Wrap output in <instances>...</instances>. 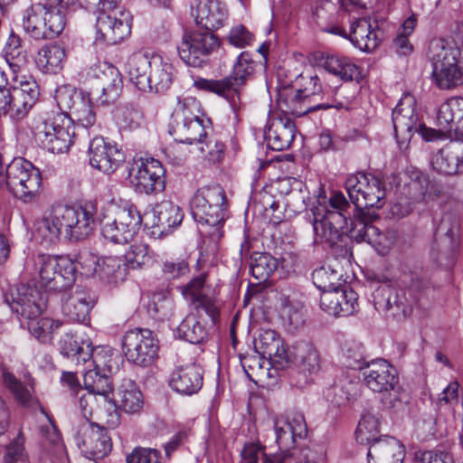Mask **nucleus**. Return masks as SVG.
<instances>
[{
	"instance_id": "1",
	"label": "nucleus",
	"mask_w": 463,
	"mask_h": 463,
	"mask_svg": "<svg viewBox=\"0 0 463 463\" xmlns=\"http://www.w3.org/2000/svg\"><path fill=\"white\" fill-rule=\"evenodd\" d=\"M95 213L91 204H58L45 212L34 225V234L43 243H56L61 237L69 241L87 239L94 230Z\"/></svg>"
},
{
	"instance_id": "2",
	"label": "nucleus",
	"mask_w": 463,
	"mask_h": 463,
	"mask_svg": "<svg viewBox=\"0 0 463 463\" xmlns=\"http://www.w3.org/2000/svg\"><path fill=\"white\" fill-rule=\"evenodd\" d=\"M224 190L218 184L199 188L191 201V213L199 224L198 230L211 251L217 250V244L222 237V226L224 222Z\"/></svg>"
},
{
	"instance_id": "3",
	"label": "nucleus",
	"mask_w": 463,
	"mask_h": 463,
	"mask_svg": "<svg viewBox=\"0 0 463 463\" xmlns=\"http://www.w3.org/2000/svg\"><path fill=\"white\" fill-rule=\"evenodd\" d=\"M5 301L14 312L27 319L28 330L42 343L50 341L54 330L61 326L59 321L40 317L46 307V299L36 288L17 285L10 289Z\"/></svg>"
},
{
	"instance_id": "4",
	"label": "nucleus",
	"mask_w": 463,
	"mask_h": 463,
	"mask_svg": "<svg viewBox=\"0 0 463 463\" xmlns=\"http://www.w3.org/2000/svg\"><path fill=\"white\" fill-rule=\"evenodd\" d=\"M350 203L342 193H334L329 199L322 197L314 206V241L330 248L342 241L350 218Z\"/></svg>"
},
{
	"instance_id": "5",
	"label": "nucleus",
	"mask_w": 463,
	"mask_h": 463,
	"mask_svg": "<svg viewBox=\"0 0 463 463\" xmlns=\"http://www.w3.org/2000/svg\"><path fill=\"white\" fill-rule=\"evenodd\" d=\"M78 265L68 257L39 253L26 261L25 268L33 276H38L41 286L61 291L74 283Z\"/></svg>"
},
{
	"instance_id": "6",
	"label": "nucleus",
	"mask_w": 463,
	"mask_h": 463,
	"mask_svg": "<svg viewBox=\"0 0 463 463\" xmlns=\"http://www.w3.org/2000/svg\"><path fill=\"white\" fill-rule=\"evenodd\" d=\"M459 56V48L445 40L438 39L430 43L432 77L439 89L450 90L463 84V70L458 67Z\"/></svg>"
},
{
	"instance_id": "7",
	"label": "nucleus",
	"mask_w": 463,
	"mask_h": 463,
	"mask_svg": "<svg viewBox=\"0 0 463 463\" xmlns=\"http://www.w3.org/2000/svg\"><path fill=\"white\" fill-rule=\"evenodd\" d=\"M34 135L51 153H66L75 137L72 119L64 113L52 112L36 126Z\"/></svg>"
},
{
	"instance_id": "8",
	"label": "nucleus",
	"mask_w": 463,
	"mask_h": 463,
	"mask_svg": "<svg viewBox=\"0 0 463 463\" xmlns=\"http://www.w3.org/2000/svg\"><path fill=\"white\" fill-rule=\"evenodd\" d=\"M141 222L142 217L136 206L114 205L101 222V232L106 240L123 244L134 238Z\"/></svg>"
},
{
	"instance_id": "9",
	"label": "nucleus",
	"mask_w": 463,
	"mask_h": 463,
	"mask_svg": "<svg viewBox=\"0 0 463 463\" xmlns=\"http://www.w3.org/2000/svg\"><path fill=\"white\" fill-rule=\"evenodd\" d=\"M6 186L24 203L35 199L42 189L40 170L24 158H14L6 167Z\"/></svg>"
},
{
	"instance_id": "10",
	"label": "nucleus",
	"mask_w": 463,
	"mask_h": 463,
	"mask_svg": "<svg viewBox=\"0 0 463 463\" xmlns=\"http://www.w3.org/2000/svg\"><path fill=\"white\" fill-rule=\"evenodd\" d=\"M345 189L355 210L381 208L384 204L383 181L372 174L357 173L345 181Z\"/></svg>"
},
{
	"instance_id": "11",
	"label": "nucleus",
	"mask_w": 463,
	"mask_h": 463,
	"mask_svg": "<svg viewBox=\"0 0 463 463\" xmlns=\"http://www.w3.org/2000/svg\"><path fill=\"white\" fill-rule=\"evenodd\" d=\"M254 71V61L249 52H242L237 58L230 76L220 80L198 79L194 85L202 90L215 93L225 99L239 92V88L251 77Z\"/></svg>"
},
{
	"instance_id": "12",
	"label": "nucleus",
	"mask_w": 463,
	"mask_h": 463,
	"mask_svg": "<svg viewBox=\"0 0 463 463\" xmlns=\"http://www.w3.org/2000/svg\"><path fill=\"white\" fill-rule=\"evenodd\" d=\"M361 355L346 357L345 365L354 370L363 372L365 385L374 392H387L398 383L396 369L384 359L372 361L365 365Z\"/></svg>"
},
{
	"instance_id": "13",
	"label": "nucleus",
	"mask_w": 463,
	"mask_h": 463,
	"mask_svg": "<svg viewBox=\"0 0 463 463\" xmlns=\"http://www.w3.org/2000/svg\"><path fill=\"white\" fill-rule=\"evenodd\" d=\"M165 170L160 161L153 157L134 160L128 169V180L138 193L151 194L164 191Z\"/></svg>"
},
{
	"instance_id": "14",
	"label": "nucleus",
	"mask_w": 463,
	"mask_h": 463,
	"mask_svg": "<svg viewBox=\"0 0 463 463\" xmlns=\"http://www.w3.org/2000/svg\"><path fill=\"white\" fill-rule=\"evenodd\" d=\"M127 360L140 367L150 366L157 358L158 340L149 329L128 331L122 341Z\"/></svg>"
},
{
	"instance_id": "15",
	"label": "nucleus",
	"mask_w": 463,
	"mask_h": 463,
	"mask_svg": "<svg viewBox=\"0 0 463 463\" xmlns=\"http://www.w3.org/2000/svg\"><path fill=\"white\" fill-rule=\"evenodd\" d=\"M220 46L219 39L211 32H186L177 50L181 60L193 67L208 62L210 55Z\"/></svg>"
},
{
	"instance_id": "16",
	"label": "nucleus",
	"mask_w": 463,
	"mask_h": 463,
	"mask_svg": "<svg viewBox=\"0 0 463 463\" xmlns=\"http://www.w3.org/2000/svg\"><path fill=\"white\" fill-rule=\"evenodd\" d=\"M437 262L445 268L454 265L460 246V222L456 213H445L437 228Z\"/></svg>"
},
{
	"instance_id": "17",
	"label": "nucleus",
	"mask_w": 463,
	"mask_h": 463,
	"mask_svg": "<svg viewBox=\"0 0 463 463\" xmlns=\"http://www.w3.org/2000/svg\"><path fill=\"white\" fill-rule=\"evenodd\" d=\"M414 99L410 95H405L392 110V123L396 137L411 139L413 132L420 131L423 138L432 141L437 137V131L428 129L418 123L415 113Z\"/></svg>"
},
{
	"instance_id": "18",
	"label": "nucleus",
	"mask_w": 463,
	"mask_h": 463,
	"mask_svg": "<svg viewBox=\"0 0 463 463\" xmlns=\"http://www.w3.org/2000/svg\"><path fill=\"white\" fill-rule=\"evenodd\" d=\"M75 439L80 450L88 458H103L112 449L111 438L107 430L89 420L80 424Z\"/></svg>"
},
{
	"instance_id": "19",
	"label": "nucleus",
	"mask_w": 463,
	"mask_h": 463,
	"mask_svg": "<svg viewBox=\"0 0 463 463\" xmlns=\"http://www.w3.org/2000/svg\"><path fill=\"white\" fill-rule=\"evenodd\" d=\"M96 42L117 44L129 36L131 33V16L128 12L115 14L101 12L96 21Z\"/></svg>"
},
{
	"instance_id": "20",
	"label": "nucleus",
	"mask_w": 463,
	"mask_h": 463,
	"mask_svg": "<svg viewBox=\"0 0 463 463\" xmlns=\"http://www.w3.org/2000/svg\"><path fill=\"white\" fill-rule=\"evenodd\" d=\"M58 104L70 111L72 121L76 120L83 128H90L96 123L90 94L83 90H66L58 95Z\"/></svg>"
},
{
	"instance_id": "21",
	"label": "nucleus",
	"mask_w": 463,
	"mask_h": 463,
	"mask_svg": "<svg viewBox=\"0 0 463 463\" xmlns=\"http://www.w3.org/2000/svg\"><path fill=\"white\" fill-rule=\"evenodd\" d=\"M90 165L99 171L110 175L124 161V153L113 144L101 137H94L89 146Z\"/></svg>"
},
{
	"instance_id": "22",
	"label": "nucleus",
	"mask_w": 463,
	"mask_h": 463,
	"mask_svg": "<svg viewBox=\"0 0 463 463\" xmlns=\"http://www.w3.org/2000/svg\"><path fill=\"white\" fill-rule=\"evenodd\" d=\"M374 307L379 312L390 313L396 318L409 316L412 309V300H409L404 293L389 284L380 285L373 293Z\"/></svg>"
},
{
	"instance_id": "23",
	"label": "nucleus",
	"mask_w": 463,
	"mask_h": 463,
	"mask_svg": "<svg viewBox=\"0 0 463 463\" xmlns=\"http://www.w3.org/2000/svg\"><path fill=\"white\" fill-rule=\"evenodd\" d=\"M439 131L463 141V98H451L443 102L437 112Z\"/></svg>"
},
{
	"instance_id": "24",
	"label": "nucleus",
	"mask_w": 463,
	"mask_h": 463,
	"mask_svg": "<svg viewBox=\"0 0 463 463\" xmlns=\"http://www.w3.org/2000/svg\"><path fill=\"white\" fill-rule=\"evenodd\" d=\"M307 80V84L298 90L290 99L288 109L292 115L302 117L318 109H326L333 107L338 109L340 107L326 103L313 105L316 97L319 96L322 92V86L317 76H309Z\"/></svg>"
},
{
	"instance_id": "25",
	"label": "nucleus",
	"mask_w": 463,
	"mask_h": 463,
	"mask_svg": "<svg viewBox=\"0 0 463 463\" xmlns=\"http://www.w3.org/2000/svg\"><path fill=\"white\" fill-rule=\"evenodd\" d=\"M95 303L96 298L90 291L77 286L74 289L63 293L61 311L71 321L86 323Z\"/></svg>"
},
{
	"instance_id": "26",
	"label": "nucleus",
	"mask_w": 463,
	"mask_h": 463,
	"mask_svg": "<svg viewBox=\"0 0 463 463\" xmlns=\"http://www.w3.org/2000/svg\"><path fill=\"white\" fill-rule=\"evenodd\" d=\"M79 264L81 267L80 273L85 276L98 274L101 279H106L110 283L122 281L127 275L126 263L118 257H105L99 262L95 257L88 256L82 259V261H80Z\"/></svg>"
},
{
	"instance_id": "27",
	"label": "nucleus",
	"mask_w": 463,
	"mask_h": 463,
	"mask_svg": "<svg viewBox=\"0 0 463 463\" xmlns=\"http://www.w3.org/2000/svg\"><path fill=\"white\" fill-rule=\"evenodd\" d=\"M294 364L298 368L297 375L292 376V382L303 388L310 382V376L320 370V356L317 350L308 343H302L297 347Z\"/></svg>"
},
{
	"instance_id": "28",
	"label": "nucleus",
	"mask_w": 463,
	"mask_h": 463,
	"mask_svg": "<svg viewBox=\"0 0 463 463\" xmlns=\"http://www.w3.org/2000/svg\"><path fill=\"white\" fill-rule=\"evenodd\" d=\"M203 372L194 363L177 366L171 373L169 385L176 392L183 395L197 393L203 381Z\"/></svg>"
},
{
	"instance_id": "29",
	"label": "nucleus",
	"mask_w": 463,
	"mask_h": 463,
	"mask_svg": "<svg viewBox=\"0 0 463 463\" xmlns=\"http://www.w3.org/2000/svg\"><path fill=\"white\" fill-rule=\"evenodd\" d=\"M405 457L403 444L392 436H383L368 448V463H402Z\"/></svg>"
},
{
	"instance_id": "30",
	"label": "nucleus",
	"mask_w": 463,
	"mask_h": 463,
	"mask_svg": "<svg viewBox=\"0 0 463 463\" xmlns=\"http://www.w3.org/2000/svg\"><path fill=\"white\" fill-rule=\"evenodd\" d=\"M193 15L197 25L211 32L223 25L227 10L219 0H199Z\"/></svg>"
},
{
	"instance_id": "31",
	"label": "nucleus",
	"mask_w": 463,
	"mask_h": 463,
	"mask_svg": "<svg viewBox=\"0 0 463 463\" xmlns=\"http://www.w3.org/2000/svg\"><path fill=\"white\" fill-rule=\"evenodd\" d=\"M432 168L442 175L458 174L463 168V145L452 143L439 149L431 159Z\"/></svg>"
},
{
	"instance_id": "32",
	"label": "nucleus",
	"mask_w": 463,
	"mask_h": 463,
	"mask_svg": "<svg viewBox=\"0 0 463 463\" xmlns=\"http://www.w3.org/2000/svg\"><path fill=\"white\" fill-rule=\"evenodd\" d=\"M279 317L289 332H294L304 325V302L297 292L280 297Z\"/></svg>"
},
{
	"instance_id": "33",
	"label": "nucleus",
	"mask_w": 463,
	"mask_h": 463,
	"mask_svg": "<svg viewBox=\"0 0 463 463\" xmlns=\"http://www.w3.org/2000/svg\"><path fill=\"white\" fill-rule=\"evenodd\" d=\"M153 226L161 234H169L175 228L180 226L184 219V213L181 208L171 201H162L157 203L153 211Z\"/></svg>"
},
{
	"instance_id": "34",
	"label": "nucleus",
	"mask_w": 463,
	"mask_h": 463,
	"mask_svg": "<svg viewBox=\"0 0 463 463\" xmlns=\"http://www.w3.org/2000/svg\"><path fill=\"white\" fill-rule=\"evenodd\" d=\"M379 33L369 20L360 18L352 23L348 39L359 50L372 52L378 47L381 42Z\"/></svg>"
},
{
	"instance_id": "35",
	"label": "nucleus",
	"mask_w": 463,
	"mask_h": 463,
	"mask_svg": "<svg viewBox=\"0 0 463 463\" xmlns=\"http://www.w3.org/2000/svg\"><path fill=\"white\" fill-rule=\"evenodd\" d=\"M295 124L291 119L279 118L271 123L264 131V136L269 148L282 151L290 146L295 137Z\"/></svg>"
},
{
	"instance_id": "36",
	"label": "nucleus",
	"mask_w": 463,
	"mask_h": 463,
	"mask_svg": "<svg viewBox=\"0 0 463 463\" xmlns=\"http://www.w3.org/2000/svg\"><path fill=\"white\" fill-rule=\"evenodd\" d=\"M175 75L174 65L160 55H152V67L149 71V88L146 91L165 92L173 83Z\"/></svg>"
},
{
	"instance_id": "37",
	"label": "nucleus",
	"mask_w": 463,
	"mask_h": 463,
	"mask_svg": "<svg viewBox=\"0 0 463 463\" xmlns=\"http://www.w3.org/2000/svg\"><path fill=\"white\" fill-rule=\"evenodd\" d=\"M152 67V56L138 52L133 53L127 61L126 70L129 80L140 90L146 91L149 88V71Z\"/></svg>"
},
{
	"instance_id": "38",
	"label": "nucleus",
	"mask_w": 463,
	"mask_h": 463,
	"mask_svg": "<svg viewBox=\"0 0 463 463\" xmlns=\"http://www.w3.org/2000/svg\"><path fill=\"white\" fill-rule=\"evenodd\" d=\"M175 122L170 134L180 143H202V138L206 137V131L200 117L184 118Z\"/></svg>"
},
{
	"instance_id": "39",
	"label": "nucleus",
	"mask_w": 463,
	"mask_h": 463,
	"mask_svg": "<svg viewBox=\"0 0 463 463\" xmlns=\"http://www.w3.org/2000/svg\"><path fill=\"white\" fill-rule=\"evenodd\" d=\"M33 108L20 94L10 90H0V116H8L13 121L23 120Z\"/></svg>"
},
{
	"instance_id": "40",
	"label": "nucleus",
	"mask_w": 463,
	"mask_h": 463,
	"mask_svg": "<svg viewBox=\"0 0 463 463\" xmlns=\"http://www.w3.org/2000/svg\"><path fill=\"white\" fill-rule=\"evenodd\" d=\"M61 354L66 357H72L77 364H85L92 356V346L88 341H80L79 337L71 333L65 334L59 341Z\"/></svg>"
},
{
	"instance_id": "41",
	"label": "nucleus",
	"mask_w": 463,
	"mask_h": 463,
	"mask_svg": "<svg viewBox=\"0 0 463 463\" xmlns=\"http://www.w3.org/2000/svg\"><path fill=\"white\" fill-rule=\"evenodd\" d=\"M4 380L10 392L14 394L17 402L26 408H42L37 398L34 395V383L33 379H28L24 384L13 374L4 373Z\"/></svg>"
},
{
	"instance_id": "42",
	"label": "nucleus",
	"mask_w": 463,
	"mask_h": 463,
	"mask_svg": "<svg viewBox=\"0 0 463 463\" xmlns=\"http://www.w3.org/2000/svg\"><path fill=\"white\" fill-rule=\"evenodd\" d=\"M65 59V50L57 44L42 47L37 54L36 64L44 73L56 74L61 71Z\"/></svg>"
},
{
	"instance_id": "43",
	"label": "nucleus",
	"mask_w": 463,
	"mask_h": 463,
	"mask_svg": "<svg viewBox=\"0 0 463 463\" xmlns=\"http://www.w3.org/2000/svg\"><path fill=\"white\" fill-rule=\"evenodd\" d=\"M324 68L329 73L345 81L357 80L360 76L359 67L350 58L339 54L327 55Z\"/></svg>"
},
{
	"instance_id": "44",
	"label": "nucleus",
	"mask_w": 463,
	"mask_h": 463,
	"mask_svg": "<svg viewBox=\"0 0 463 463\" xmlns=\"http://www.w3.org/2000/svg\"><path fill=\"white\" fill-rule=\"evenodd\" d=\"M43 11L44 6L37 4L26 8L23 14V28L34 40L45 39L46 24H44Z\"/></svg>"
},
{
	"instance_id": "45",
	"label": "nucleus",
	"mask_w": 463,
	"mask_h": 463,
	"mask_svg": "<svg viewBox=\"0 0 463 463\" xmlns=\"http://www.w3.org/2000/svg\"><path fill=\"white\" fill-rule=\"evenodd\" d=\"M118 405L128 413L138 411L143 405V396L130 380L124 382L113 397Z\"/></svg>"
},
{
	"instance_id": "46",
	"label": "nucleus",
	"mask_w": 463,
	"mask_h": 463,
	"mask_svg": "<svg viewBox=\"0 0 463 463\" xmlns=\"http://www.w3.org/2000/svg\"><path fill=\"white\" fill-rule=\"evenodd\" d=\"M20 71L10 72V90L33 106L37 101L40 90L35 79L31 75H20Z\"/></svg>"
},
{
	"instance_id": "47",
	"label": "nucleus",
	"mask_w": 463,
	"mask_h": 463,
	"mask_svg": "<svg viewBox=\"0 0 463 463\" xmlns=\"http://www.w3.org/2000/svg\"><path fill=\"white\" fill-rule=\"evenodd\" d=\"M342 269L333 264L324 265L312 272L314 285L322 292L341 288Z\"/></svg>"
},
{
	"instance_id": "48",
	"label": "nucleus",
	"mask_w": 463,
	"mask_h": 463,
	"mask_svg": "<svg viewBox=\"0 0 463 463\" xmlns=\"http://www.w3.org/2000/svg\"><path fill=\"white\" fill-rule=\"evenodd\" d=\"M372 216L365 213L364 210H355L348 222H350L351 228H345V232H349L350 237L356 241H366L370 242L371 236L369 235V229L374 228L375 226L371 223Z\"/></svg>"
},
{
	"instance_id": "49",
	"label": "nucleus",
	"mask_w": 463,
	"mask_h": 463,
	"mask_svg": "<svg viewBox=\"0 0 463 463\" xmlns=\"http://www.w3.org/2000/svg\"><path fill=\"white\" fill-rule=\"evenodd\" d=\"M4 57L9 66L10 72L20 71L26 62V52L22 47L21 38L11 33L4 48Z\"/></svg>"
},
{
	"instance_id": "50",
	"label": "nucleus",
	"mask_w": 463,
	"mask_h": 463,
	"mask_svg": "<svg viewBox=\"0 0 463 463\" xmlns=\"http://www.w3.org/2000/svg\"><path fill=\"white\" fill-rule=\"evenodd\" d=\"M106 81L101 84V94L98 98V101L101 105H108L114 102L120 94L122 89V80L118 71L109 66L107 71L104 72Z\"/></svg>"
},
{
	"instance_id": "51",
	"label": "nucleus",
	"mask_w": 463,
	"mask_h": 463,
	"mask_svg": "<svg viewBox=\"0 0 463 463\" xmlns=\"http://www.w3.org/2000/svg\"><path fill=\"white\" fill-rule=\"evenodd\" d=\"M176 333L178 337L191 344H199L207 337L205 326L202 325L194 315H189L184 317L177 326Z\"/></svg>"
},
{
	"instance_id": "52",
	"label": "nucleus",
	"mask_w": 463,
	"mask_h": 463,
	"mask_svg": "<svg viewBox=\"0 0 463 463\" xmlns=\"http://www.w3.org/2000/svg\"><path fill=\"white\" fill-rule=\"evenodd\" d=\"M278 267L277 260L269 253H254L250 258V273L256 280L265 282Z\"/></svg>"
},
{
	"instance_id": "53",
	"label": "nucleus",
	"mask_w": 463,
	"mask_h": 463,
	"mask_svg": "<svg viewBox=\"0 0 463 463\" xmlns=\"http://www.w3.org/2000/svg\"><path fill=\"white\" fill-rule=\"evenodd\" d=\"M85 389L98 396H108L112 391V383L108 373L94 368L83 375Z\"/></svg>"
},
{
	"instance_id": "54",
	"label": "nucleus",
	"mask_w": 463,
	"mask_h": 463,
	"mask_svg": "<svg viewBox=\"0 0 463 463\" xmlns=\"http://www.w3.org/2000/svg\"><path fill=\"white\" fill-rule=\"evenodd\" d=\"M402 281L413 300L427 295L432 288L428 275L423 271H411L405 274Z\"/></svg>"
},
{
	"instance_id": "55",
	"label": "nucleus",
	"mask_w": 463,
	"mask_h": 463,
	"mask_svg": "<svg viewBox=\"0 0 463 463\" xmlns=\"http://www.w3.org/2000/svg\"><path fill=\"white\" fill-rule=\"evenodd\" d=\"M379 430V419L372 413H365L358 423L355 431L356 440L361 444L370 446L373 441L378 440L380 438L375 436Z\"/></svg>"
},
{
	"instance_id": "56",
	"label": "nucleus",
	"mask_w": 463,
	"mask_h": 463,
	"mask_svg": "<svg viewBox=\"0 0 463 463\" xmlns=\"http://www.w3.org/2000/svg\"><path fill=\"white\" fill-rule=\"evenodd\" d=\"M120 408L114 398L108 396H100L97 412L95 415L107 424L108 428L114 429L119 424L120 415L118 413Z\"/></svg>"
},
{
	"instance_id": "57",
	"label": "nucleus",
	"mask_w": 463,
	"mask_h": 463,
	"mask_svg": "<svg viewBox=\"0 0 463 463\" xmlns=\"http://www.w3.org/2000/svg\"><path fill=\"white\" fill-rule=\"evenodd\" d=\"M369 235L371 236L369 244L374 247L381 255H385L397 240V233L394 230L382 232L376 226L369 229Z\"/></svg>"
},
{
	"instance_id": "58",
	"label": "nucleus",
	"mask_w": 463,
	"mask_h": 463,
	"mask_svg": "<svg viewBox=\"0 0 463 463\" xmlns=\"http://www.w3.org/2000/svg\"><path fill=\"white\" fill-rule=\"evenodd\" d=\"M174 302L165 292H157L153 295L148 304V311L157 319L169 318L173 314Z\"/></svg>"
},
{
	"instance_id": "59",
	"label": "nucleus",
	"mask_w": 463,
	"mask_h": 463,
	"mask_svg": "<svg viewBox=\"0 0 463 463\" xmlns=\"http://www.w3.org/2000/svg\"><path fill=\"white\" fill-rule=\"evenodd\" d=\"M45 25V39H52L58 36L64 29L66 21L63 13L57 8L44 7L43 11Z\"/></svg>"
},
{
	"instance_id": "60",
	"label": "nucleus",
	"mask_w": 463,
	"mask_h": 463,
	"mask_svg": "<svg viewBox=\"0 0 463 463\" xmlns=\"http://www.w3.org/2000/svg\"><path fill=\"white\" fill-rule=\"evenodd\" d=\"M152 255L147 244L136 243L125 253L127 264L131 269L141 268L151 261Z\"/></svg>"
},
{
	"instance_id": "61",
	"label": "nucleus",
	"mask_w": 463,
	"mask_h": 463,
	"mask_svg": "<svg viewBox=\"0 0 463 463\" xmlns=\"http://www.w3.org/2000/svg\"><path fill=\"white\" fill-rule=\"evenodd\" d=\"M113 118L120 128H135L139 124L140 113L132 105H122L116 108Z\"/></svg>"
},
{
	"instance_id": "62",
	"label": "nucleus",
	"mask_w": 463,
	"mask_h": 463,
	"mask_svg": "<svg viewBox=\"0 0 463 463\" xmlns=\"http://www.w3.org/2000/svg\"><path fill=\"white\" fill-rule=\"evenodd\" d=\"M92 363L96 369L106 373H113L118 369L117 357L109 348L93 349L92 348Z\"/></svg>"
},
{
	"instance_id": "63",
	"label": "nucleus",
	"mask_w": 463,
	"mask_h": 463,
	"mask_svg": "<svg viewBox=\"0 0 463 463\" xmlns=\"http://www.w3.org/2000/svg\"><path fill=\"white\" fill-rule=\"evenodd\" d=\"M274 430L276 433V441L281 450L288 449V447L295 443L296 439L298 438L297 435H293L292 428L290 424L284 420V418H276L274 420ZM293 448L291 450H293ZM288 450H290L288 449Z\"/></svg>"
},
{
	"instance_id": "64",
	"label": "nucleus",
	"mask_w": 463,
	"mask_h": 463,
	"mask_svg": "<svg viewBox=\"0 0 463 463\" xmlns=\"http://www.w3.org/2000/svg\"><path fill=\"white\" fill-rule=\"evenodd\" d=\"M28 458L29 456L24 448V438L19 434L5 447V463H26Z\"/></svg>"
}]
</instances>
